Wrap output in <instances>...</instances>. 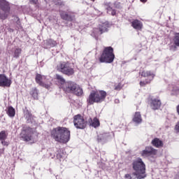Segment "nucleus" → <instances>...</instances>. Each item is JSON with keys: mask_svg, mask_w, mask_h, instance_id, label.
Masks as SVG:
<instances>
[{"mask_svg": "<svg viewBox=\"0 0 179 179\" xmlns=\"http://www.w3.org/2000/svg\"><path fill=\"white\" fill-rule=\"evenodd\" d=\"M56 79L58 80L59 83H61V85H62V86H64V85L66 83V82H65V79L64 78V77H62V76L57 74Z\"/></svg>", "mask_w": 179, "mask_h": 179, "instance_id": "obj_24", "label": "nucleus"}, {"mask_svg": "<svg viewBox=\"0 0 179 179\" xmlns=\"http://www.w3.org/2000/svg\"><path fill=\"white\" fill-rule=\"evenodd\" d=\"M29 2L36 5L38 2V0H29Z\"/></svg>", "mask_w": 179, "mask_h": 179, "instance_id": "obj_33", "label": "nucleus"}, {"mask_svg": "<svg viewBox=\"0 0 179 179\" xmlns=\"http://www.w3.org/2000/svg\"><path fill=\"white\" fill-rule=\"evenodd\" d=\"M30 94L35 100H37L38 99V90L36 87L32 88L30 91Z\"/></svg>", "mask_w": 179, "mask_h": 179, "instance_id": "obj_21", "label": "nucleus"}, {"mask_svg": "<svg viewBox=\"0 0 179 179\" xmlns=\"http://www.w3.org/2000/svg\"><path fill=\"white\" fill-rule=\"evenodd\" d=\"M151 143L155 148H163V141L159 138H155L152 141Z\"/></svg>", "mask_w": 179, "mask_h": 179, "instance_id": "obj_19", "label": "nucleus"}, {"mask_svg": "<svg viewBox=\"0 0 179 179\" xmlns=\"http://www.w3.org/2000/svg\"><path fill=\"white\" fill-rule=\"evenodd\" d=\"M60 16L63 20H68L71 22V20H73L75 19V17L71 15H69L65 11H60Z\"/></svg>", "mask_w": 179, "mask_h": 179, "instance_id": "obj_17", "label": "nucleus"}, {"mask_svg": "<svg viewBox=\"0 0 179 179\" xmlns=\"http://www.w3.org/2000/svg\"><path fill=\"white\" fill-rule=\"evenodd\" d=\"M173 43L175 45H176L177 47H179V34H176L173 38Z\"/></svg>", "mask_w": 179, "mask_h": 179, "instance_id": "obj_27", "label": "nucleus"}, {"mask_svg": "<svg viewBox=\"0 0 179 179\" xmlns=\"http://www.w3.org/2000/svg\"><path fill=\"white\" fill-rule=\"evenodd\" d=\"M12 84V81L9 80L5 75H0V86L1 87H9Z\"/></svg>", "mask_w": 179, "mask_h": 179, "instance_id": "obj_14", "label": "nucleus"}, {"mask_svg": "<svg viewBox=\"0 0 179 179\" xmlns=\"http://www.w3.org/2000/svg\"><path fill=\"white\" fill-rule=\"evenodd\" d=\"M44 1H45V2H46V3H48V2H47V0H44Z\"/></svg>", "mask_w": 179, "mask_h": 179, "instance_id": "obj_37", "label": "nucleus"}, {"mask_svg": "<svg viewBox=\"0 0 179 179\" xmlns=\"http://www.w3.org/2000/svg\"><path fill=\"white\" fill-rule=\"evenodd\" d=\"M10 13V4L6 0H0V19L6 20Z\"/></svg>", "mask_w": 179, "mask_h": 179, "instance_id": "obj_6", "label": "nucleus"}, {"mask_svg": "<svg viewBox=\"0 0 179 179\" xmlns=\"http://www.w3.org/2000/svg\"><path fill=\"white\" fill-rule=\"evenodd\" d=\"M73 124L77 129H85L86 125H87V122L85 120L82 115H76L73 117Z\"/></svg>", "mask_w": 179, "mask_h": 179, "instance_id": "obj_10", "label": "nucleus"}, {"mask_svg": "<svg viewBox=\"0 0 179 179\" xmlns=\"http://www.w3.org/2000/svg\"><path fill=\"white\" fill-rule=\"evenodd\" d=\"M150 106L152 110H158V108H160V106H162V101L159 99H154L152 100Z\"/></svg>", "mask_w": 179, "mask_h": 179, "instance_id": "obj_16", "label": "nucleus"}, {"mask_svg": "<svg viewBox=\"0 0 179 179\" xmlns=\"http://www.w3.org/2000/svg\"><path fill=\"white\" fill-rule=\"evenodd\" d=\"M53 2L55 5H59L60 6H62V5H64V2H62V1L61 0H55Z\"/></svg>", "mask_w": 179, "mask_h": 179, "instance_id": "obj_31", "label": "nucleus"}, {"mask_svg": "<svg viewBox=\"0 0 179 179\" xmlns=\"http://www.w3.org/2000/svg\"><path fill=\"white\" fill-rule=\"evenodd\" d=\"M48 43L50 44V47H55V45H57V42L55 41H52V39L48 41Z\"/></svg>", "mask_w": 179, "mask_h": 179, "instance_id": "obj_30", "label": "nucleus"}, {"mask_svg": "<svg viewBox=\"0 0 179 179\" xmlns=\"http://www.w3.org/2000/svg\"><path fill=\"white\" fill-rule=\"evenodd\" d=\"M34 132H36V129L24 127L21 131L20 138L24 142H30L34 139L33 135Z\"/></svg>", "mask_w": 179, "mask_h": 179, "instance_id": "obj_7", "label": "nucleus"}, {"mask_svg": "<svg viewBox=\"0 0 179 179\" xmlns=\"http://www.w3.org/2000/svg\"><path fill=\"white\" fill-rule=\"evenodd\" d=\"M140 75L141 76H143V78H148V80L145 82H140L141 86H145L146 83H150V82H152V80H153V79L155 78L154 73L150 71H143L142 72H140Z\"/></svg>", "mask_w": 179, "mask_h": 179, "instance_id": "obj_11", "label": "nucleus"}, {"mask_svg": "<svg viewBox=\"0 0 179 179\" xmlns=\"http://www.w3.org/2000/svg\"><path fill=\"white\" fill-rule=\"evenodd\" d=\"M108 27H110V24L108 22L102 23L99 25V28H95L94 29V36L95 37H99V36H101V34H103V33H106Z\"/></svg>", "mask_w": 179, "mask_h": 179, "instance_id": "obj_12", "label": "nucleus"}, {"mask_svg": "<svg viewBox=\"0 0 179 179\" xmlns=\"http://www.w3.org/2000/svg\"><path fill=\"white\" fill-rule=\"evenodd\" d=\"M107 97V92L103 90L101 91H92L89 95L87 101L88 104L92 106L94 103H103Z\"/></svg>", "mask_w": 179, "mask_h": 179, "instance_id": "obj_3", "label": "nucleus"}, {"mask_svg": "<svg viewBox=\"0 0 179 179\" xmlns=\"http://www.w3.org/2000/svg\"><path fill=\"white\" fill-rule=\"evenodd\" d=\"M90 121H91L90 125L92 127H94V128H97V127H100V121H99V119L97 117H94L92 120V118H90Z\"/></svg>", "mask_w": 179, "mask_h": 179, "instance_id": "obj_22", "label": "nucleus"}, {"mask_svg": "<svg viewBox=\"0 0 179 179\" xmlns=\"http://www.w3.org/2000/svg\"><path fill=\"white\" fill-rule=\"evenodd\" d=\"M133 121L135 124H141L142 122V116L141 115V113L136 112L135 113Z\"/></svg>", "mask_w": 179, "mask_h": 179, "instance_id": "obj_20", "label": "nucleus"}, {"mask_svg": "<svg viewBox=\"0 0 179 179\" xmlns=\"http://www.w3.org/2000/svg\"><path fill=\"white\" fill-rule=\"evenodd\" d=\"M62 89L66 93H73L76 96H82L83 90L76 83L72 81L66 82L62 86Z\"/></svg>", "mask_w": 179, "mask_h": 179, "instance_id": "obj_4", "label": "nucleus"}, {"mask_svg": "<svg viewBox=\"0 0 179 179\" xmlns=\"http://www.w3.org/2000/svg\"><path fill=\"white\" fill-rule=\"evenodd\" d=\"M176 113H178V115H179V105L176 106Z\"/></svg>", "mask_w": 179, "mask_h": 179, "instance_id": "obj_35", "label": "nucleus"}, {"mask_svg": "<svg viewBox=\"0 0 179 179\" xmlns=\"http://www.w3.org/2000/svg\"><path fill=\"white\" fill-rule=\"evenodd\" d=\"M148 0H141V2H146Z\"/></svg>", "mask_w": 179, "mask_h": 179, "instance_id": "obj_36", "label": "nucleus"}, {"mask_svg": "<svg viewBox=\"0 0 179 179\" xmlns=\"http://www.w3.org/2000/svg\"><path fill=\"white\" fill-rule=\"evenodd\" d=\"M91 1H92L93 2H94V0H91Z\"/></svg>", "mask_w": 179, "mask_h": 179, "instance_id": "obj_38", "label": "nucleus"}, {"mask_svg": "<svg viewBox=\"0 0 179 179\" xmlns=\"http://www.w3.org/2000/svg\"><path fill=\"white\" fill-rule=\"evenodd\" d=\"M6 113L8 115V117H15V114H16V112L15 110V108H13V107L9 106L7 109Z\"/></svg>", "mask_w": 179, "mask_h": 179, "instance_id": "obj_23", "label": "nucleus"}, {"mask_svg": "<svg viewBox=\"0 0 179 179\" xmlns=\"http://www.w3.org/2000/svg\"><path fill=\"white\" fill-rule=\"evenodd\" d=\"M107 10L108 13H109V15H112L113 16H114L116 13L115 10H113V8H111L110 6L107 8Z\"/></svg>", "mask_w": 179, "mask_h": 179, "instance_id": "obj_29", "label": "nucleus"}, {"mask_svg": "<svg viewBox=\"0 0 179 179\" xmlns=\"http://www.w3.org/2000/svg\"><path fill=\"white\" fill-rule=\"evenodd\" d=\"M51 136L56 142L67 143L71 139V131L68 128L59 127L52 130Z\"/></svg>", "mask_w": 179, "mask_h": 179, "instance_id": "obj_1", "label": "nucleus"}, {"mask_svg": "<svg viewBox=\"0 0 179 179\" xmlns=\"http://www.w3.org/2000/svg\"><path fill=\"white\" fill-rule=\"evenodd\" d=\"M24 117L25 118V120H27V122L28 124H36V120H34V116H33L31 115V113L30 112H29V110H26L24 112Z\"/></svg>", "mask_w": 179, "mask_h": 179, "instance_id": "obj_15", "label": "nucleus"}, {"mask_svg": "<svg viewBox=\"0 0 179 179\" xmlns=\"http://www.w3.org/2000/svg\"><path fill=\"white\" fill-rule=\"evenodd\" d=\"M57 69L59 72H62V73L67 75L68 76H71L75 73V71L73 70V68L71 66V64L65 62L58 64Z\"/></svg>", "mask_w": 179, "mask_h": 179, "instance_id": "obj_8", "label": "nucleus"}, {"mask_svg": "<svg viewBox=\"0 0 179 179\" xmlns=\"http://www.w3.org/2000/svg\"><path fill=\"white\" fill-rule=\"evenodd\" d=\"M115 90H121V85H117L115 87Z\"/></svg>", "mask_w": 179, "mask_h": 179, "instance_id": "obj_34", "label": "nucleus"}, {"mask_svg": "<svg viewBox=\"0 0 179 179\" xmlns=\"http://www.w3.org/2000/svg\"><path fill=\"white\" fill-rule=\"evenodd\" d=\"M0 156H1V153H0Z\"/></svg>", "mask_w": 179, "mask_h": 179, "instance_id": "obj_39", "label": "nucleus"}, {"mask_svg": "<svg viewBox=\"0 0 179 179\" xmlns=\"http://www.w3.org/2000/svg\"><path fill=\"white\" fill-rule=\"evenodd\" d=\"M104 141H106V134H100L98 136V142H99L100 143H104Z\"/></svg>", "mask_w": 179, "mask_h": 179, "instance_id": "obj_26", "label": "nucleus"}, {"mask_svg": "<svg viewBox=\"0 0 179 179\" xmlns=\"http://www.w3.org/2000/svg\"><path fill=\"white\" fill-rule=\"evenodd\" d=\"M131 26L136 30H142V27H143V24H142V22H141L138 20H134L131 22Z\"/></svg>", "mask_w": 179, "mask_h": 179, "instance_id": "obj_18", "label": "nucleus"}, {"mask_svg": "<svg viewBox=\"0 0 179 179\" xmlns=\"http://www.w3.org/2000/svg\"><path fill=\"white\" fill-rule=\"evenodd\" d=\"M157 150L153 147H146L144 150L141 152L143 157H148L152 156V155H157Z\"/></svg>", "mask_w": 179, "mask_h": 179, "instance_id": "obj_13", "label": "nucleus"}, {"mask_svg": "<svg viewBox=\"0 0 179 179\" xmlns=\"http://www.w3.org/2000/svg\"><path fill=\"white\" fill-rule=\"evenodd\" d=\"M20 54H22V50L20 48H16L13 52V56L14 58H19Z\"/></svg>", "mask_w": 179, "mask_h": 179, "instance_id": "obj_25", "label": "nucleus"}, {"mask_svg": "<svg viewBox=\"0 0 179 179\" xmlns=\"http://www.w3.org/2000/svg\"><path fill=\"white\" fill-rule=\"evenodd\" d=\"M133 175L136 178L143 179L146 178V165L141 158H137L132 163Z\"/></svg>", "mask_w": 179, "mask_h": 179, "instance_id": "obj_2", "label": "nucleus"}, {"mask_svg": "<svg viewBox=\"0 0 179 179\" xmlns=\"http://www.w3.org/2000/svg\"><path fill=\"white\" fill-rule=\"evenodd\" d=\"M5 139H6V132L2 131L0 132V141H5Z\"/></svg>", "mask_w": 179, "mask_h": 179, "instance_id": "obj_28", "label": "nucleus"}, {"mask_svg": "<svg viewBox=\"0 0 179 179\" xmlns=\"http://www.w3.org/2000/svg\"><path fill=\"white\" fill-rule=\"evenodd\" d=\"M47 77L45 76H43L41 74L37 73L35 78L36 83L41 86L42 87H45V89H50L51 87V82L45 80Z\"/></svg>", "mask_w": 179, "mask_h": 179, "instance_id": "obj_9", "label": "nucleus"}, {"mask_svg": "<svg viewBox=\"0 0 179 179\" xmlns=\"http://www.w3.org/2000/svg\"><path fill=\"white\" fill-rule=\"evenodd\" d=\"M1 143L3 146H8V142L5 141V140H1Z\"/></svg>", "mask_w": 179, "mask_h": 179, "instance_id": "obj_32", "label": "nucleus"}, {"mask_svg": "<svg viewBox=\"0 0 179 179\" xmlns=\"http://www.w3.org/2000/svg\"><path fill=\"white\" fill-rule=\"evenodd\" d=\"M115 58L114 49L109 46L104 48L102 55L99 57V62L111 64V62H113Z\"/></svg>", "mask_w": 179, "mask_h": 179, "instance_id": "obj_5", "label": "nucleus"}]
</instances>
